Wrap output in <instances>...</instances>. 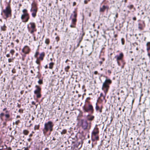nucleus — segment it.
<instances>
[{"label": "nucleus", "instance_id": "19", "mask_svg": "<svg viewBox=\"0 0 150 150\" xmlns=\"http://www.w3.org/2000/svg\"><path fill=\"white\" fill-rule=\"evenodd\" d=\"M29 132L26 130H24L23 131V133L25 135H27L28 134Z\"/></svg>", "mask_w": 150, "mask_h": 150}, {"label": "nucleus", "instance_id": "33", "mask_svg": "<svg viewBox=\"0 0 150 150\" xmlns=\"http://www.w3.org/2000/svg\"><path fill=\"white\" fill-rule=\"evenodd\" d=\"M23 12L24 13H27V10L26 9H24L23 10Z\"/></svg>", "mask_w": 150, "mask_h": 150}, {"label": "nucleus", "instance_id": "29", "mask_svg": "<svg viewBox=\"0 0 150 150\" xmlns=\"http://www.w3.org/2000/svg\"><path fill=\"white\" fill-rule=\"evenodd\" d=\"M96 110H98L100 109V108L97 105V103H96Z\"/></svg>", "mask_w": 150, "mask_h": 150}, {"label": "nucleus", "instance_id": "3", "mask_svg": "<svg viewBox=\"0 0 150 150\" xmlns=\"http://www.w3.org/2000/svg\"><path fill=\"white\" fill-rule=\"evenodd\" d=\"M3 12L6 18L11 17V10L9 5H8L6 8L4 9Z\"/></svg>", "mask_w": 150, "mask_h": 150}, {"label": "nucleus", "instance_id": "51", "mask_svg": "<svg viewBox=\"0 0 150 150\" xmlns=\"http://www.w3.org/2000/svg\"><path fill=\"white\" fill-rule=\"evenodd\" d=\"M99 110V111L100 112H101L102 111V109H100Z\"/></svg>", "mask_w": 150, "mask_h": 150}, {"label": "nucleus", "instance_id": "24", "mask_svg": "<svg viewBox=\"0 0 150 150\" xmlns=\"http://www.w3.org/2000/svg\"><path fill=\"white\" fill-rule=\"evenodd\" d=\"M38 82V83L40 84H41L43 83L42 80V79H40Z\"/></svg>", "mask_w": 150, "mask_h": 150}, {"label": "nucleus", "instance_id": "49", "mask_svg": "<svg viewBox=\"0 0 150 150\" xmlns=\"http://www.w3.org/2000/svg\"><path fill=\"white\" fill-rule=\"evenodd\" d=\"M115 17L116 18H117L118 17V13H117L116 14Z\"/></svg>", "mask_w": 150, "mask_h": 150}, {"label": "nucleus", "instance_id": "4", "mask_svg": "<svg viewBox=\"0 0 150 150\" xmlns=\"http://www.w3.org/2000/svg\"><path fill=\"white\" fill-rule=\"evenodd\" d=\"M28 28L30 33L32 34L37 30L35 23L33 22L30 23L28 25Z\"/></svg>", "mask_w": 150, "mask_h": 150}, {"label": "nucleus", "instance_id": "2", "mask_svg": "<svg viewBox=\"0 0 150 150\" xmlns=\"http://www.w3.org/2000/svg\"><path fill=\"white\" fill-rule=\"evenodd\" d=\"M53 126V122L51 121H48L45 123L44 127L43 130L44 134H45L48 131L50 132L52 131Z\"/></svg>", "mask_w": 150, "mask_h": 150}, {"label": "nucleus", "instance_id": "39", "mask_svg": "<svg viewBox=\"0 0 150 150\" xmlns=\"http://www.w3.org/2000/svg\"><path fill=\"white\" fill-rule=\"evenodd\" d=\"M108 72L109 74H110L111 73V71L110 70H108Z\"/></svg>", "mask_w": 150, "mask_h": 150}, {"label": "nucleus", "instance_id": "45", "mask_svg": "<svg viewBox=\"0 0 150 150\" xmlns=\"http://www.w3.org/2000/svg\"><path fill=\"white\" fill-rule=\"evenodd\" d=\"M6 56L7 57H10V55L9 54H6Z\"/></svg>", "mask_w": 150, "mask_h": 150}, {"label": "nucleus", "instance_id": "11", "mask_svg": "<svg viewBox=\"0 0 150 150\" xmlns=\"http://www.w3.org/2000/svg\"><path fill=\"white\" fill-rule=\"evenodd\" d=\"M30 48L28 47L25 46L22 50V52L25 54H28L29 52Z\"/></svg>", "mask_w": 150, "mask_h": 150}, {"label": "nucleus", "instance_id": "16", "mask_svg": "<svg viewBox=\"0 0 150 150\" xmlns=\"http://www.w3.org/2000/svg\"><path fill=\"white\" fill-rule=\"evenodd\" d=\"M147 47L146 50L147 52H148L149 50H150V42H147L146 44Z\"/></svg>", "mask_w": 150, "mask_h": 150}, {"label": "nucleus", "instance_id": "15", "mask_svg": "<svg viewBox=\"0 0 150 150\" xmlns=\"http://www.w3.org/2000/svg\"><path fill=\"white\" fill-rule=\"evenodd\" d=\"M29 16V14L28 13H24L22 15L21 17V18L22 19H23L25 18L26 17Z\"/></svg>", "mask_w": 150, "mask_h": 150}, {"label": "nucleus", "instance_id": "6", "mask_svg": "<svg viewBox=\"0 0 150 150\" xmlns=\"http://www.w3.org/2000/svg\"><path fill=\"white\" fill-rule=\"evenodd\" d=\"M81 126L84 129H89L91 127V123H89L88 125V123L86 121L81 120Z\"/></svg>", "mask_w": 150, "mask_h": 150}, {"label": "nucleus", "instance_id": "62", "mask_svg": "<svg viewBox=\"0 0 150 150\" xmlns=\"http://www.w3.org/2000/svg\"><path fill=\"white\" fill-rule=\"evenodd\" d=\"M34 41H36V40L35 37H34Z\"/></svg>", "mask_w": 150, "mask_h": 150}, {"label": "nucleus", "instance_id": "59", "mask_svg": "<svg viewBox=\"0 0 150 150\" xmlns=\"http://www.w3.org/2000/svg\"><path fill=\"white\" fill-rule=\"evenodd\" d=\"M30 72L32 74H33V70H31Z\"/></svg>", "mask_w": 150, "mask_h": 150}, {"label": "nucleus", "instance_id": "58", "mask_svg": "<svg viewBox=\"0 0 150 150\" xmlns=\"http://www.w3.org/2000/svg\"><path fill=\"white\" fill-rule=\"evenodd\" d=\"M6 108H4L3 109V111H5V110H6Z\"/></svg>", "mask_w": 150, "mask_h": 150}, {"label": "nucleus", "instance_id": "46", "mask_svg": "<svg viewBox=\"0 0 150 150\" xmlns=\"http://www.w3.org/2000/svg\"><path fill=\"white\" fill-rule=\"evenodd\" d=\"M76 5V3L75 2H74L73 3V6H74Z\"/></svg>", "mask_w": 150, "mask_h": 150}, {"label": "nucleus", "instance_id": "64", "mask_svg": "<svg viewBox=\"0 0 150 150\" xmlns=\"http://www.w3.org/2000/svg\"><path fill=\"white\" fill-rule=\"evenodd\" d=\"M106 6V7H107L106 8H107L108 9V8H109V7H108V6Z\"/></svg>", "mask_w": 150, "mask_h": 150}, {"label": "nucleus", "instance_id": "28", "mask_svg": "<svg viewBox=\"0 0 150 150\" xmlns=\"http://www.w3.org/2000/svg\"><path fill=\"white\" fill-rule=\"evenodd\" d=\"M15 52V51L13 50H11L10 51V53L12 54V55H13Z\"/></svg>", "mask_w": 150, "mask_h": 150}, {"label": "nucleus", "instance_id": "48", "mask_svg": "<svg viewBox=\"0 0 150 150\" xmlns=\"http://www.w3.org/2000/svg\"><path fill=\"white\" fill-rule=\"evenodd\" d=\"M32 105H35V103L34 102V101H33L32 103Z\"/></svg>", "mask_w": 150, "mask_h": 150}, {"label": "nucleus", "instance_id": "57", "mask_svg": "<svg viewBox=\"0 0 150 150\" xmlns=\"http://www.w3.org/2000/svg\"><path fill=\"white\" fill-rule=\"evenodd\" d=\"M20 116L19 115H17L16 117V118H20Z\"/></svg>", "mask_w": 150, "mask_h": 150}, {"label": "nucleus", "instance_id": "40", "mask_svg": "<svg viewBox=\"0 0 150 150\" xmlns=\"http://www.w3.org/2000/svg\"><path fill=\"white\" fill-rule=\"evenodd\" d=\"M23 149H24V150H29L28 147H24Z\"/></svg>", "mask_w": 150, "mask_h": 150}, {"label": "nucleus", "instance_id": "50", "mask_svg": "<svg viewBox=\"0 0 150 150\" xmlns=\"http://www.w3.org/2000/svg\"><path fill=\"white\" fill-rule=\"evenodd\" d=\"M84 2L85 4H86L87 3V2L86 0H85L84 1Z\"/></svg>", "mask_w": 150, "mask_h": 150}, {"label": "nucleus", "instance_id": "43", "mask_svg": "<svg viewBox=\"0 0 150 150\" xmlns=\"http://www.w3.org/2000/svg\"><path fill=\"white\" fill-rule=\"evenodd\" d=\"M21 106V105L20 104H19L18 103H17V107L19 108H20Z\"/></svg>", "mask_w": 150, "mask_h": 150}, {"label": "nucleus", "instance_id": "7", "mask_svg": "<svg viewBox=\"0 0 150 150\" xmlns=\"http://www.w3.org/2000/svg\"><path fill=\"white\" fill-rule=\"evenodd\" d=\"M98 133V128L97 127L95 128L92 133V137L95 139L98 140L99 139V136L97 135Z\"/></svg>", "mask_w": 150, "mask_h": 150}, {"label": "nucleus", "instance_id": "25", "mask_svg": "<svg viewBox=\"0 0 150 150\" xmlns=\"http://www.w3.org/2000/svg\"><path fill=\"white\" fill-rule=\"evenodd\" d=\"M70 67L69 66H67L65 68V70L67 72L68 71V70L69 69V68Z\"/></svg>", "mask_w": 150, "mask_h": 150}, {"label": "nucleus", "instance_id": "35", "mask_svg": "<svg viewBox=\"0 0 150 150\" xmlns=\"http://www.w3.org/2000/svg\"><path fill=\"white\" fill-rule=\"evenodd\" d=\"M20 121L19 120H18L16 121L15 122V124L16 125H17L18 124V123L20 122Z\"/></svg>", "mask_w": 150, "mask_h": 150}, {"label": "nucleus", "instance_id": "63", "mask_svg": "<svg viewBox=\"0 0 150 150\" xmlns=\"http://www.w3.org/2000/svg\"><path fill=\"white\" fill-rule=\"evenodd\" d=\"M4 125H6V122H4Z\"/></svg>", "mask_w": 150, "mask_h": 150}, {"label": "nucleus", "instance_id": "44", "mask_svg": "<svg viewBox=\"0 0 150 150\" xmlns=\"http://www.w3.org/2000/svg\"><path fill=\"white\" fill-rule=\"evenodd\" d=\"M133 20L134 21H135L136 20V17H134L133 18Z\"/></svg>", "mask_w": 150, "mask_h": 150}, {"label": "nucleus", "instance_id": "1", "mask_svg": "<svg viewBox=\"0 0 150 150\" xmlns=\"http://www.w3.org/2000/svg\"><path fill=\"white\" fill-rule=\"evenodd\" d=\"M112 83L111 80L110 79H106L103 83L102 87V89L104 91L105 93V96H104L102 93L100 94V98L102 101H103L105 99L106 93L108 91L109 88V84Z\"/></svg>", "mask_w": 150, "mask_h": 150}, {"label": "nucleus", "instance_id": "13", "mask_svg": "<svg viewBox=\"0 0 150 150\" xmlns=\"http://www.w3.org/2000/svg\"><path fill=\"white\" fill-rule=\"evenodd\" d=\"M44 56V52L40 54V56L38 59L41 60H43V58Z\"/></svg>", "mask_w": 150, "mask_h": 150}, {"label": "nucleus", "instance_id": "37", "mask_svg": "<svg viewBox=\"0 0 150 150\" xmlns=\"http://www.w3.org/2000/svg\"><path fill=\"white\" fill-rule=\"evenodd\" d=\"M4 115V114L3 113H1L0 114V116L1 117H3Z\"/></svg>", "mask_w": 150, "mask_h": 150}, {"label": "nucleus", "instance_id": "20", "mask_svg": "<svg viewBox=\"0 0 150 150\" xmlns=\"http://www.w3.org/2000/svg\"><path fill=\"white\" fill-rule=\"evenodd\" d=\"M67 132V130L66 129H63L62 132H61V133L62 134H65Z\"/></svg>", "mask_w": 150, "mask_h": 150}, {"label": "nucleus", "instance_id": "14", "mask_svg": "<svg viewBox=\"0 0 150 150\" xmlns=\"http://www.w3.org/2000/svg\"><path fill=\"white\" fill-rule=\"evenodd\" d=\"M94 118L93 116H88L87 117V120L89 121H92L93 120Z\"/></svg>", "mask_w": 150, "mask_h": 150}, {"label": "nucleus", "instance_id": "21", "mask_svg": "<svg viewBox=\"0 0 150 150\" xmlns=\"http://www.w3.org/2000/svg\"><path fill=\"white\" fill-rule=\"evenodd\" d=\"M50 40L49 39H46L45 41V42L46 44H48L50 43Z\"/></svg>", "mask_w": 150, "mask_h": 150}, {"label": "nucleus", "instance_id": "52", "mask_svg": "<svg viewBox=\"0 0 150 150\" xmlns=\"http://www.w3.org/2000/svg\"><path fill=\"white\" fill-rule=\"evenodd\" d=\"M31 140V139L30 138H29L28 139V141H29V142H30V140Z\"/></svg>", "mask_w": 150, "mask_h": 150}, {"label": "nucleus", "instance_id": "32", "mask_svg": "<svg viewBox=\"0 0 150 150\" xmlns=\"http://www.w3.org/2000/svg\"><path fill=\"white\" fill-rule=\"evenodd\" d=\"M5 116L6 118H8L10 117V115L8 114H6Z\"/></svg>", "mask_w": 150, "mask_h": 150}, {"label": "nucleus", "instance_id": "41", "mask_svg": "<svg viewBox=\"0 0 150 150\" xmlns=\"http://www.w3.org/2000/svg\"><path fill=\"white\" fill-rule=\"evenodd\" d=\"M147 54H148V55L149 57L150 58V52H149V51L148 52Z\"/></svg>", "mask_w": 150, "mask_h": 150}, {"label": "nucleus", "instance_id": "8", "mask_svg": "<svg viewBox=\"0 0 150 150\" xmlns=\"http://www.w3.org/2000/svg\"><path fill=\"white\" fill-rule=\"evenodd\" d=\"M35 87L37 88L34 91V93L37 95V98H40L41 96V95L40 94L41 88L37 85H36Z\"/></svg>", "mask_w": 150, "mask_h": 150}, {"label": "nucleus", "instance_id": "42", "mask_svg": "<svg viewBox=\"0 0 150 150\" xmlns=\"http://www.w3.org/2000/svg\"><path fill=\"white\" fill-rule=\"evenodd\" d=\"M12 59H8V62H12Z\"/></svg>", "mask_w": 150, "mask_h": 150}, {"label": "nucleus", "instance_id": "10", "mask_svg": "<svg viewBox=\"0 0 150 150\" xmlns=\"http://www.w3.org/2000/svg\"><path fill=\"white\" fill-rule=\"evenodd\" d=\"M77 14L76 13L75 11H73V13H72L70 17V18L72 20V22L74 23L76 22L77 21L76 18L77 17Z\"/></svg>", "mask_w": 150, "mask_h": 150}, {"label": "nucleus", "instance_id": "55", "mask_svg": "<svg viewBox=\"0 0 150 150\" xmlns=\"http://www.w3.org/2000/svg\"><path fill=\"white\" fill-rule=\"evenodd\" d=\"M99 63L101 65L102 64V61H100Z\"/></svg>", "mask_w": 150, "mask_h": 150}, {"label": "nucleus", "instance_id": "56", "mask_svg": "<svg viewBox=\"0 0 150 150\" xmlns=\"http://www.w3.org/2000/svg\"><path fill=\"white\" fill-rule=\"evenodd\" d=\"M33 135V134H30L29 135V136L30 137H32Z\"/></svg>", "mask_w": 150, "mask_h": 150}, {"label": "nucleus", "instance_id": "60", "mask_svg": "<svg viewBox=\"0 0 150 150\" xmlns=\"http://www.w3.org/2000/svg\"><path fill=\"white\" fill-rule=\"evenodd\" d=\"M68 59H67L65 61V62L66 63H67V61H68Z\"/></svg>", "mask_w": 150, "mask_h": 150}, {"label": "nucleus", "instance_id": "27", "mask_svg": "<svg viewBox=\"0 0 150 150\" xmlns=\"http://www.w3.org/2000/svg\"><path fill=\"white\" fill-rule=\"evenodd\" d=\"M121 42H122V45H124V42H125V40H124V38H122L121 39Z\"/></svg>", "mask_w": 150, "mask_h": 150}, {"label": "nucleus", "instance_id": "36", "mask_svg": "<svg viewBox=\"0 0 150 150\" xmlns=\"http://www.w3.org/2000/svg\"><path fill=\"white\" fill-rule=\"evenodd\" d=\"M26 18H27L26 19V20H25V21H24L25 22H27L28 21L29 19V16L27 17Z\"/></svg>", "mask_w": 150, "mask_h": 150}, {"label": "nucleus", "instance_id": "47", "mask_svg": "<svg viewBox=\"0 0 150 150\" xmlns=\"http://www.w3.org/2000/svg\"><path fill=\"white\" fill-rule=\"evenodd\" d=\"M97 73H98V72L97 71H94V74H97Z\"/></svg>", "mask_w": 150, "mask_h": 150}, {"label": "nucleus", "instance_id": "26", "mask_svg": "<svg viewBox=\"0 0 150 150\" xmlns=\"http://www.w3.org/2000/svg\"><path fill=\"white\" fill-rule=\"evenodd\" d=\"M39 54V52H36L35 53V54L34 55V57L35 58H37V57Z\"/></svg>", "mask_w": 150, "mask_h": 150}, {"label": "nucleus", "instance_id": "38", "mask_svg": "<svg viewBox=\"0 0 150 150\" xmlns=\"http://www.w3.org/2000/svg\"><path fill=\"white\" fill-rule=\"evenodd\" d=\"M56 39L57 41H58L59 40V38L58 37H57L56 38Z\"/></svg>", "mask_w": 150, "mask_h": 150}, {"label": "nucleus", "instance_id": "61", "mask_svg": "<svg viewBox=\"0 0 150 150\" xmlns=\"http://www.w3.org/2000/svg\"><path fill=\"white\" fill-rule=\"evenodd\" d=\"M49 6H51V3L49 4Z\"/></svg>", "mask_w": 150, "mask_h": 150}, {"label": "nucleus", "instance_id": "18", "mask_svg": "<svg viewBox=\"0 0 150 150\" xmlns=\"http://www.w3.org/2000/svg\"><path fill=\"white\" fill-rule=\"evenodd\" d=\"M54 65V63L53 62H51L49 64V68L50 69H52L53 68V65Z\"/></svg>", "mask_w": 150, "mask_h": 150}, {"label": "nucleus", "instance_id": "34", "mask_svg": "<svg viewBox=\"0 0 150 150\" xmlns=\"http://www.w3.org/2000/svg\"><path fill=\"white\" fill-rule=\"evenodd\" d=\"M18 112L20 113H22L23 112V110L22 109H20L19 110Z\"/></svg>", "mask_w": 150, "mask_h": 150}, {"label": "nucleus", "instance_id": "53", "mask_svg": "<svg viewBox=\"0 0 150 150\" xmlns=\"http://www.w3.org/2000/svg\"><path fill=\"white\" fill-rule=\"evenodd\" d=\"M8 150H11V148L10 147H9L7 149Z\"/></svg>", "mask_w": 150, "mask_h": 150}, {"label": "nucleus", "instance_id": "31", "mask_svg": "<svg viewBox=\"0 0 150 150\" xmlns=\"http://www.w3.org/2000/svg\"><path fill=\"white\" fill-rule=\"evenodd\" d=\"M133 6L132 5H130L128 6V7L130 9H131L132 8Z\"/></svg>", "mask_w": 150, "mask_h": 150}, {"label": "nucleus", "instance_id": "54", "mask_svg": "<svg viewBox=\"0 0 150 150\" xmlns=\"http://www.w3.org/2000/svg\"><path fill=\"white\" fill-rule=\"evenodd\" d=\"M47 65H46L45 66V69H47Z\"/></svg>", "mask_w": 150, "mask_h": 150}, {"label": "nucleus", "instance_id": "9", "mask_svg": "<svg viewBox=\"0 0 150 150\" xmlns=\"http://www.w3.org/2000/svg\"><path fill=\"white\" fill-rule=\"evenodd\" d=\"M83 109L85 112H88L89 111L93 112V107L92 105L91 104L88 105V108L84 106L83 107Z\"/></svg>", "mask_w": 150, "mask_h": 150}, {"label": "nucleus", "instance_id": "23", "mask_svg": "<svg viewBox=\"0 0 150 150\" xmlns=\"http://www.w3.org/2000/svg\"><path fill=\"white\" fill-rule=\"evenodd\" d=\"M6 27L5 25H4L3 26H1V28L2 30L4 31L6 30Z\"/></svg>", "mask_w": 150, "mask_h": 150}, {"label": "nucleus", "instance_id": "30", "mask_svg": "<svg viewBox=\"0 0 150 150\" xmlns=\"http://www.w3.org/2000/svg\"><path fill=\"white\" fill-rule=\"evenodd\" d=\"M39 59L38 58L37 59V60L36 61V63L38 64H40V62L39 61Z\"/></svg>", "mask_w": 150, "mask_h": 150}, {"label": "nucleus", "instance_id": "12", "mask_svg": "<svg viewBox=\"0 0 150 150\" xmlns=\"http://www.w3.org/2000/svg\"><path fill=\"white\" fill-rule=\"evenodd\" d=\"M123 56V54L122 53H120L119 55H116L115 56V57L116 58L117 61V62L118 64L119 63L118 61L121 60L122 59Z\"/></svg>", "mask_w": 150, "mask_h": 150}, {"label": "nucleus", "instance_id": "5", "mask_svg": "<svg viewBox=\"0 0 150 150\" xmlns=\"http://www.w3.org/2000/svg\"><path fill=\"white\" fill-rule=\"evenodd\" d=\"M31 6L30 11L32 12V16L35 18L36 16V13L38 11L36 4L35 2H33L32 3Z\"/></svg>", "mask_w": 150, "mask_h": 150}, {"label": "nucleus", "instance_id": "17", "mask_svg": "<svg viewBox=\"0 0 150 150\" xmlns=\"http://www.w3.org/2000/svg\"><path fill=\"white\" fill-rule=\"evenodd\" d=\"M107 7L104 5L103 6L102 8H100V11L101 12H103Z\"/></svg>", "mask_w": 150, "mask_h": 150}, {"label": "nucleus", "instance_id": "22", "mask_svg": "<svg viewBox=\"0 0 150 150\" xmlns=\"http://www.w3.org/2000/svg\"><path fill=\"white\" fill-rule=\"evenodd\" d=\"M72 24L70 25V27L71 28H75V25H76V22H74V23H73V22H72Z\"/></svg>", "mask_w": 150, "mask_h": 150}]
</instances>
